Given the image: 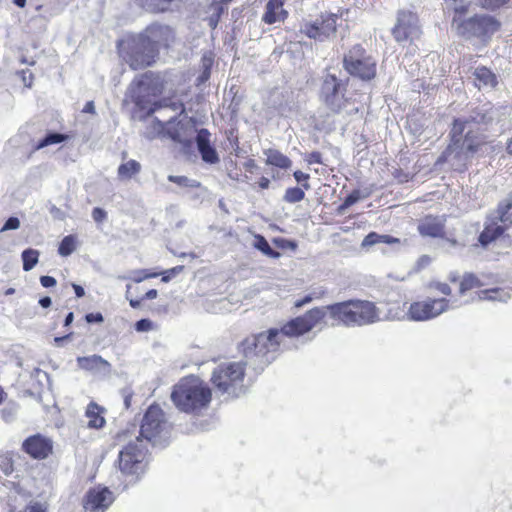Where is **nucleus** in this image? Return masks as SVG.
<instances>
[{
  "label": "nucleus",
  "instance_id": "nucleus-1",
  "mask_svg": "<svg viewBox=\"0 0 512 512\" xmlns=\"http://www.w3.org/2000/svg\"><path fill=\"white\" fill-rule=\"evenodd\" d=\"M326 317L332 320V326L338 324L362 326L380 320V313L375 304L370 301L350 300L313 308L303 315V319L296 322L302 325V329L311 330L321 323L327 324Z\"/></svg>",
  "mask_w": 512,
  "mask_h": 512
},
{
  "label": "nucleus",
  "instance_id": "nucleus-2",
  "mask_svg": "<svg viewBox=\"0 0 512 512\" xmlns=\"http://www.w3.org/2000/svg\"><path fill=\"white\" fill-rule=\"evenodd\" d=\"M303 316L292 319L280 330L270 329L257 335L247 337L241 344L243 356L255 368H263L273 361L281 346L286 347L285 338L298 337L310 330L302 329L296 321Z\"/></svg>",
  "mask_w": 512,
  "mask_h": 512
},
{
  "label": "nucleus",
  "instance_id": "nucleus-3",
  "mask_svg": "<svg viewBox=\"0 0 512 512\" xmlns=\"http://www.w3.org/2000/svg\"><path fill=\"white\" fill-rule=\"evenodd\" d=\"M171 399L180 411L198 413L209 405L211 390L199 378L191 376L174 387Z\"/></svg>",
  "mask_w": 512,
  "mask_h": 512
},
{
  "label": "nucleus",
  "instance_id": "nucleus-4",
  "mask_svg": "<svg viewBox=\"0 0 512 512\" xmlns=\"http://www.w3.org/2000/svg\"><path fill=\"white\" fill-rule=\"evenodd\" d=\"M245 365L242 362H223L214 368L211 381L218 393L225 399H233L245 394Z\"/></svg>",
  "mask_w": 512,
  "mask_h": 512
},
{
  "label": "nucleus",
  "instance_id": "nucleus-5",
  "mask_svg": "<svg viewBox=\"0 0 512 512\" xmlns=\"http://www.w3.org/2000/svg\"><path fill=\"white\" fill-rule=\"evenodd\" d=\"M469 125L470 122L461 119L454 121L451 130L452 143L443 154L446 161L457 167L464 166L466 161L482 148L470 138L471 129H467Z\"/></svg>",
  "mask_w": 512,
  "mask_h": 512
},
{
  "label": "nucleus",
  "instance_id": "nucleus-6",
  "mask_svg": "<svg viewBox=\"0 0 512 512\" xmlns=\"http://www.w3.org/2000/svg\"><path fill=\"white\" fill-rule=\"evenodd\" d=\"M171 436V425L158 405H151L142 420L140 439L153 445H165Z\"/></svg>",
  "mask_w": 512,
  "mask_h": 512
},
{
  "label": "nucleus",
  "instance_id": "nucleus-7",
  "mask_svg": "<svg viewBox=\"0 0 512 512\" xmlns=\"http://www.w3.org/2000/svg\"><path fill=\"white\" fill-rule=\"evenodd\" d=\"M146 444L140 437L129 440L120 450L118 466L122 474L137 480L146 469Z\"/></svg>",
  "mask_w": 512,
  "mask_h": 512
},
{
  "label": "nucleus",
  "instance_id": "nucleus-8",
  "mask_svg": "<svg viewBox=\"0 0 512 512\" xmlns=\"http://www.w3.org/2000/svg\"><path fill=\"white\" fill-rule=\"evenodd\" d=\"M470 300L458 302L454 299L442 298H426L421 301L413 302L407 309V318L411 321L423 322L432 320L441 314L469 303Z\"/></svg>",
  "mask_w": 512,
  "mask_h": 512
},
{
  "label": "nucleus",
  "instance_id": "nucleus-9",
  "mask_svg": "<svg viewBox=\"0 0 512 512\" xmlns=\"http://www.w3.org/2000/svg\"><path fill=\"white\" fill-rule=\"evenodd\" d=\"M345 70L362 80H370L376 75V60L367 55L360 45L353 46L343 58Z\"/></svg>",
  "mask_w": 512,
  "mask_h": 512
},
{
  "label": "nucleus",
  "instance_id": "nucleus-10",
  "mask_svg": "<svg viewBox=\"0 0 512 512\" xmlns=\"http://www.w3.org/2000/svg\"><path fill=\"white\" fill-rule=\"evenodd\" d=\"M346 85L335 74L327 72L323 76L320 100L332 113H339L346 106Z\"/></svg>",
  "mask_w": 512,
  "mask_h": 512
},
{
  "label": "nucleus",
  "instance_id": "nucleus-11",
  "mask_svg": "<svg viewBox=\"0 0 512 512\" xmlns=\"http://www.w3.org/2000/svg\"><path fill=\"white\" fill-rule=\"evenodd\" d=\"M196 132L194 122L191 119L180 120L177 123L171 118L166 123L155 118L151 130L147 132L149 138L167 134L172 140L179 143L189 142Z\"/></svg>",
  "mask_w": 512,
  "mask_h": 512
},
{
  "label": "nucleus",
  "instance_id": "nucleus-12",
  "mask_svg": "<svg viewBox=\"0 0 512 512\" xmlns=\"http://www.w3.org/2000/svg\"><path fill=\"white\" fill-rule=\"evenodd\" d=\"M501 27V23L491 15H476L457 25L458 34L465 38L489 39Z\"/></svg>",
  "mask_w": 512,
  "mask_h": 512
},
{
  "label": "nucleus",
  "instance_id": "nucleus-13",
  "mask_svg": "<svg viewBox=\"0 0 512 512\" xmlns=\"http://www.w3.org/2000/svg\"><path fill=\"white\" fill-rule=\"evenodd\" d=\"M336 20V14H321L314 20L305 21L301 26V32L314 40H328L336 33Z\"/></svg>",
  "mask_w": 512,
  "mask_h": 512
},
{
  "label": "nucleus",
  "instance_id": "nucleus-14",
  "mask_svg": "<svg viewBox=\"0 0 512 512\" xmlns=\"http://www.w3.org/2000/svg\"><path fill=\"white\" fill-rule=\"evenodd\" d=\"M419 20L416 14L410 11H399L397 22L392 30L395 40L399 43L414 40L420 36Z\"/></svg>",
  "mask_w": 512,
  "mask_h": 512
},
{
  "label": "nucleus",
  "instance_id": "nucleus-15",
  "mask_svg": "<svg viewBox=\"0 0 512 512\" xmlns=\"http://www.w3.org/2000/svg\"><path fill=\"white\" fill-rule=\"evenodd\" d=\"M173 37V30L169 26L153 24L145 30L139 39L142 41V47L154 46L158 52L160 47L168 46Z\"/></svg>",
  "mask_w": 512,
  "mask_h": 512
},
{
  "label": "nucleus",
  "instance_id": "nucleus-16",
  "mask_svg": "<svg viewBox=\"0 0 512 512\" xmlns=\"http://www.w3.org/2000/svg\"><path fill=\"white\" fill-rule=\"evenodd\" d=\"M113 501V493L107 487L97 486L87 492L84 508L87 512H104Z\"/></svg>",
  "mask_w": 512,
  "mask_h": 512
},
{
  "label": "nucleus",
  "instance_id": "nucleus-17",
  "mask_svg": "<svg viewBox=\"0 0 512 512\" xmlns=\"http://www.w3.org/2000/svg\"><path fill=\"white\" fill-rule=\"evenodd\" d=\"M157 55L156 47H142V41L139 39L129 55L128 63L132 69H142L152 65Z\"/></svg>",
  "mask_w": 512,
  "mask_h": 512
},
{
  "label": "nucleus",
  "instance_id": "nucleus-18",
  "mask_svg": "<svg viewBox=\"0 0 512 512\" xmlns=\"http://www.w3.org/2000/svg\"><path fill=\"white\" fill-rule=\"evenodd\" d=\"M24 450L33 458L44 459L52 450L50 440L40 436H32L23 443Z\"/></svg>",
  "mask_w": 512,
  "mask_h": 512
},
{
  "label": "nucleus",
  "instance_id": "nucleus-19",
  "mask_svg": "<svg viewBox=\"0 0 512 512\" xmlns=\"http://www.w3.org/2000/svg\"><path fill=\"white\" fill-rule=\"evenodd\" d=\"M78 367L95 373L107 375L111 371V364L99 355H90L77 358Z\"/></svg>",
  "mask_w": 512,
  "mask_h": 512
},
{
  "label": "nucleus",
  "instance_id": "nucleus-20",
  "mask_svg": "<svg viewBox=\"0 0 512 512\" xmlns=\"http://www.w3.org/2000/svg\"><path fill=\"white\" fill-rule=\"evenodd\" d=\"M196 143L204 162L215 164L219 161L216 150L210 144V133L207 129H200L197 132Z\"/></svg>",
  "mask_w": 512,
  "mask_h": 512
},
{
  "label": "nucleus",
  "instance_id": "nucleus-21",
  "mask_svg": "<svg viewBox=\"0 0 512 512\" xmlns=\"http://www.w3.org/2000/svg\"><path fill=\"white\" fill-rule=\"evenodd\" d=\"M444 229L442 217H425L418 225V231L422 236L441 237Z\"/></svg>",
  "mask_w": 512,
  "mask_h": 512
},
{
  "label": "nucleus",
  "instance_id": "nucleus-22",
  "mask_svg": "<svg viewBox=\"0 0 512 512\" xmlns=\"http://www.w3.org/2000/svg\"><path fill=\"white\" fill-rule=\"evenodd\" d=\"M284 0H269L266 5V11L262 20L267 24H274L276 22L284 21L288 13L283 8Z\"/></svg>",
  "mask_w": 512,
  "mask_h": 512
},
{
  "label": "nucleus",
  "instance_id": "nucleus-23",
  "mask_svg": "<svg viewBox=\"0 0 512 512\" xmlns=\"http://www.w3.org/2000/svg\"><path fill=\"white\" fill-rule=\"evenodd\" d=\"M497 217V211L495 215L490 219L491 223L486 224L485 229L479 236V242L482 246H487L492 241L496 240L504 232V227L499 225L495 220H499Z\"/></svg>",
  "mask_w": 512,
  "mask_h": 512
},
{
  "label": "nucleus",
  "instance_id": "nucleus-24",
  "mask_svg": "<svg viewBox=\"0 0 512 512\" xmlns=\"http://www.w3.org/2000/svg\"><path fill=\"white\" fill-rule=\"evenodd\" d=\"M475 85L481 88H494L497 84L496 75L486 67H478L474 73Z\"/></svg>",
  "mask_w": 512,
  "mask_h": 512
},
{
  "label": "nucleus",
  "instance_id": "nucleus-25",
  "mask_svg": "<svg viewBox=\"0 0 512 512\" xmlns=\"http://www.w3.org/2000/svg\"><path fill=\"white\" fill-rule=\"evenodd\" d=\"M477 300H488V301H498V302H507L511 298V293L509 290L504 288H492L485 289L476 292Z\"/></svg>",
  "mask_w": 512,
  "mask_h": 512
},
{
  "label": "nucleus",
  "instance_id": "nucleus-26",
  "mask_svg": "<svg viewBox=\"0 0 512 512\" xmlns=\"http://www.w3.org/2000/svg\"><path fill=\"white\" fill-rule=\"evenodd\" d=\"M141 169L142 166L138 161L130 159L119 165L117 169V176L121 181L130 180L134 176L138 175L141 172Z\"/></svg>",
  "mask_w": 512,
  "mask_h": 512
},
{
  "label": "nucleus",
  "instance_id": "nucleus-27",
  "mask_svg": "<svg viewBox=\"0 0 512 512\" xmlns=\"http://www.w3.org/2000/svg\"><path fill=\"white\" fill-rule=\"evenodd\" d=\"M264 155L266 156V164L276 166L281 169H288L292 162L291 160L275 149H267L264 151Z\"/></svg>",
  "mask_w": 512,
  "mask_h": 512
},
{
  "label": "nucleus",
  "instance_id": "nucleus-28",
  "mask_svg": "<svg viewBox=\"0 0 512 512\" xmlns=\"http://www.w3.org/2000/svg\"><path fill=\"white\" fill-rule=\"evenodd\" d=\"M86 417L88 418L87 425L90 428H101L105 423V419L100 415L99 406L94 403L88 405Z\"/></svg>",
  "mask_w": 512,
  "mask_h": 512
},
{
  "label": "nucleus",
  "instance_id": "nucleus-29",
  "mask_svg": "<svg viewBox=\"0 0 512 512\" xmlns=\"http://www.w3.org/2000/svg\"><path fill=\"white\" fill-rule=\"evenodd\" d=\"M496 218L503 224L512 225V193L498 205Z\"/></svg>",
  "mask_w": 512,
  "mask_h": 512
},
{
  "label": "nucleus",
  "instance_id": "nucleus-30",
  "mask_svg": "<svg viewBox=\"0 0 512 512\" xmlns=\"http://www.w3.org/2000/svg\"><path fill=\"white\" fill-rule=\"evenodd\" d=\"M39 255H40V253L36 249H32V248L25 249L21 254V258L23 261V270L24 271L32 270L39 261Z\"/></svg>",
  "mask_w": 512,
  "mask_h": 512
},
{
  "label": "nucleus",
  "instance_id": "nucleus-31",
  "mask_svg": "<svg viewBox=\"0 0 512 512\" xmlns=\"http://www.w3.org/2000/svg\"><path fill=\"white\" fill-rule=\"evenodd\" d=\"M254 239H255L254 243H253L254 248L261 251L264 255H266L270 258H279L280 257V253L278 251L273 250L270 247L267 240L263 236L257 234L254 236Z\"/></svg>",
  "mask_w": 512,
  "mask_h": 512
},
{
  "label": "nucleus",
  "instance_id": "nucleus-32",
  "mask_svg": "<svg viewBox=\"0 0 512 512\" xmlns=\"http://www.w3.org/2000/svg\"><path fill=\"white\" fill-rule=\"evenodd\" d=\"M149 81L150 77L147 73L133 81L131 84L132 97L138 99L141 97L142 92L148 91Z\"/></svg>",
  "mask_w": 512,
  "mask_h": 512
},
{
  "label": "nucleus",
  "instance_id": "nucleus-33",
  "mask_svg": "<svg viewBox=\"0 0 512 512\" xmlns=\"http://www.w3.org/2000/svg\"><path fill=\"white\" fill-rule=\"evenodd\" d=\"M76 246H77L76 237L74 235H68L62 239V241L59 245L58 252L61 256L67 257L75 251Z\"/></svg>",
  "mask_w": 512,
  "mask_h": 512
},
{
  "label": "nucleus",
  "instance_id": "nucleus-34",
  "mask_svg": "<svg viewBox=\"0 0 512 512\" xmlns=\"http://www.w3.org/2000/svg\"><path fill=\"white\" fill-rule=\"evenodd\" d=\"M158 272H150L147 269H139V270H133L129 273L128 276L121 277L122 279H131L132 281L136 283H140L146 279L149 278H155L158 277Z\"/></svg>",
  "mask_w": 512,
  "mask_h": 512
},
{
  "label": "nucleus",
  "instance_id": "nucleus-35",
  "mask_svg": "<svg viewBox=\"0 0 512 512\" xmlns=\"http://www.w3.org/2000/svg\"><path fill=\"white\" fill-rule=\"evenodd\" d=\"M66 139L67 136L64 134L56 132L48 133L42 140L38 142L36 149H42L53 144H58L65 141Z\"/></svg>",
  "mask_w": 512,
  "mask_h": 512
},
{
  "label": "nucleus",
  "instance_id": "nucleus-36",
  "mask_svg": "<svg viewBox=\"0 0 512 512\" xmlns=\"http://www.w3.org/2000/svg\"><path fill=\"white\" fill-rule=\"evenodd\" d=\"M478 287H480V282L474 275H465L460 283V295L464 296L466 292Z\"/></svg>",
  "mask_w": 512,
  "mask_h": 512
},
{
  "label": "nucleus",
  "instance_id": "nucleus-37",
  "mask_svg": "<svg viewBox=\"0 0 512 512\" xmlns=\"http://www.w3.org/2000/svg\"><path fill=\"white\" fill-rule=\"evenodd\" d=\"M497 113V110L493 107L490 108H482L475 117H473V120L478 123H489L494 120L495 115Z\"/></svg>",
  "mask_w": 512,
  "mask_h": 512
},
{
  "label": "nucleus",
  "instance_id": "nucleus-38",
  "mask_svg": "<svg viewBox=\"0 0 512 512\" xmlns=\"http://www.w3.org/2000/svg\"><path fill=\"white\" fill-rule=\"evenodd\" d=\"M168 180L173 182L181 187H190V188H198L200 187V182L194 179H190L186 176H175L169 175Z\"/></svg>",
  "mask_w": 512,
  "mask_h": 512
},
{
  "label": "nucleus",
  "instance_id": "nucleus-39",
  "mask_svg": "<svg viewBox=\"0 0 512 512\" xmlns=\"http://www.w3.org/2000/svg\"><path fill=\"white\" fill-rule=\"evenodd\" d=\"M304 197L305 193L301 188L293 187L286 190L283 199L288 203H297L303 200Z\"/></svg>",
  "mask_w": 512,
  "mask_h": 512
},
{
  "label": "nucleus",
  "instance_id": "nucleus-40",
  "mask_svg": "<svg viewBox=\"0 0 512 512\" xmlns=\"http://www.w3.org/2000/svg\"><path fill=\"white\" fill-rule=\"evenodd\" d=\"M509 1L510 0H477V4L487 10H494L505 5Z\"/></svg>",
  "mask_w": 512,
  "mask_h": 512
},
{
  "label": "nucleus",
  "instance_id": "nucleus-41",
  "mask_svg": "<svg viewBox=\"0 0 512 512\" xmlns=\"http://www.w3.org/2000/svg\"><path fill=\"white\" fill-rule=\"evenodd\" d=\"M380 243V234L376 232L369 233L362 241V247H369Z\"/></svg>",
  "mask_w": 512,
  "mask_h": 512
},
{
  "label": "nucleus",
  "instance_id": "nucleus-42",
  "mask_svg": "<svg viewBox=\"0 0 512 512\" xmlns=\"http://www.w3.org/2000/svg\"><path fill=\"white\" fill-rule=\"evenodd\" d=\"M429 287L446 296L451 294V288L447 283L432 282Z\"/></svg>",
  "mask_w": 512,
  "mask_h": 512
},
{
  "label": "nucleus",
  "instance_id": "nucleus-43",
  "mask_svg": "<svg viewBox=\"0 0 512 512\" xmlns=\"http://www.w3.org/2000/svg\"><path fill=\"white\" fill-rule=\"evenodd\" d=\"M135 329L138 332H148L153 329V322L149 319H141L136 322Z\"/></svg>",
  "mask_w": 512,
  "mask_h": 512
},
{
  "label": "nucleus",
  "instance_id": "nucleus-44",
  "mask_svg": "<svg viewBox=\"0 0 512 512\" xmlns=\"http://www.w3.org/2000/svg\"><path fill=\"white\" fill-rule=\"evenodd\" d=\"M20 227V221L17 217H10L7 219V221L4 223L3 227L1 228V232L8 231V230H16Z\"/></svg>",
  "mask_w": 512,
  "mask_h": 512
},
{
  "label": "nucleus",
  "instance_id": "nucleus-45",
  "mask_svg": "<svg viewBox=\"0 0 512 512\" xmlns=\"http://www.w3.org/2000/svg\"><path fill=\"white\" fill-rule=\"evenodd\" d=\"M361 198L360 192L358 190H354L351 194H349L346 199L344 200V203L342 207H349L358 202Z\"/></svg>",
  "mask_w": 512,
  "mask_h": 512
},
{
  "label": "nucleus",
  "instance_id": "nucleus-46",
  "mask_svg": "<svg viewBox=\"0 0 512 512\" xmlns=\"http://www.w3.org/2000/svg\"><path fill=\"white\" fill-rule=\"evenodd\" d=\"M294 178L297 182L303 183V187L308 190L310 189V185L307 183L309 179V175L306 173H303L302 171H296L294 172Z\"/></svg>",
  "mask_w": 512,
  "mask_h": 512
},
{
  "label": "nucleus",
  "instance_id": "nucleus-47",
  "mask_svg": "<svg viewBox=\"0 0 512 512\" xmlns=\"http://www.w3.org/2000/svg\"><path fill=\"white\" fill-rule=\"evenodd\" d=\"M26 512H47L46 505L39 503V502H31L26 507Z\"/></svg>",
  "mask_w": 512,
  "mask_h": 512
},
{
  "label": "nucleus",
  "instance_id": "nucleus-48",
  "mask_svg": "<svg viewBox=\"0 0 512 512\" xmlns=\"http://www.w3.org/2000/svg\"><path fill=\"white\" fill-rule=\"evenodd\" d=\"M106 217H107V214L102 208L96 207L93 209L92 218L94 219L95 222L100 223V222L104 221L106 219Z\"/></svg>",
  "mask_w": 512,
  "mask_h": 512
},
{
  "label": "nucleus",
  "instance_id": "nucleus-49",
  "mask_svg": "<svg viewBox=\"0 0 512 512\" xmlns=\"http://www.w3.org/2000/svg\"><path fill=\"white\" fill-rule=\"evenodd\" d=\"M380 243L388 244V245H399L400 239L390 236V235H381L380 234Z\"/></svg>",
  "mask_w": 512,
  "mask_h": 512
},
{
  "label": "nucleus",
  "instance_id": "nucleus-50",
  "mask_svg": "<svg viewBox=\"0 0 512 512\" xmlns=\"http://www.w3.org/2000/svg\"><path fill=\"white\" fill-rule=\"evenodd\" d=\"M40 283L45 288L54 287L56 285V279L51 276H41Z\"/></svg>",
  "mask_w": 512,
  "mask_h": 512
},
{
  "label": "nucleus",
  "instance_id": "nucleus-51",
  "mask_svg": "<svg viewBox=\"0 0 512 512\" xmlns=\"http://www.w3.org/2000/svg\"><path fill=\"white\" fill-rule=\"evenodd\" d=\"M21 77H22V82H23L24 86L31 87L32 81H33L32 73L28 70H23L21 72Z\"/></svg>",
  "mask_w": 512,
  "mask_h": 512
},
{
  "label": "nucleus",
  "instance_id": "nucleus-52",
  "mask_svg": "<svg viewBox=\"0 0 512 512\" xmlns=\"http://www.w3.org/2000/svg\"><path fill=\"white\" fill-rule=\"evenodd\" d=\"M86 321L88 323H93V322L101 323V322H103V316L100 313H89L86 315Z\"/></svg>",
  "mask_w": 512,
  "mask_h": 512
},
{
  "label": "nucleus",
  "instance_id": "nucleus-53",
  "mask_svg": "<svg viewBox=\"0 0 512 512\" xmlns=\"http://www.w3.org/2000/svg\"><path fill=\"white\" fill-rule=\"evenodd\" d=\"M432 259L428 255H422L417 261V267L423 269L431 263Z\"/></svg>",
  "mask_w": 512,
  "mask_h": 512
},
{
  "label": "nucleus",
  "instance_id": "nucleus-54",
  "mask_svg": "<svg viewBox=\"0 0 512 512\" xmlns=\"http://www.w3.org/2000/svg\"><path fill=\"white\" fill-rule=\"evenodd\" d=\"M307 161L309 164H313V163L321 164L322 163L321 154L319 152H312L309 154Z\"/></svg>",
  "mask_w": 512,
  "mask_h": 512
},
{
  "label": "nucleus",
  "instance_id": "nucleus-55",
  "mask_svg": "<svg viewBox=\"0 0 512 512\" xmlns=\"http://www.w3.org/2000/svg\"><path fill=\"white\" fill-rule=\"evenodd\" d=\"M51 303H52V300H51V298H50V297H48V296H45V297H43V298H41V299L39 300V304H40V305H41V307H43V308H48V307H50V306H51Z\"/></svg>",
  "mask_w": 512,
  "mask_h": 512
},
{
  "label": "nucleus",
  "instance_id": "nucleus-56",
  "mask_svg": "<svg viewBox=\"0 0 512 512\" xmlns=\"http://www.w3.org/2000/svg\"><path fill=\"white\" fill-rule=\"evenodd\" d=\"M72 287H73L77 297L80 298V297H83L85 295V291H84L83 287H81L80 285L72 284Z\"/></svg>",
  "mask_w": 512,
  "mask_h": 512
},
{
  "label": "nucleus",
  "instance_id": "nucleus-57",
  "mask_svg": "<svg viewBox=\"0 0 512 512\" xmlns=\"http://www.w3.org/2000/svg\"><path fill=\"white\" fill-rule=\"evenodd\" d=\"M83 112H85V113H94L95 112L94 103L92 101L87 102L85 104L84 108H83Z\"/></svg>",
  "mask_w": 512,
  "mask_h": 512
},
{
  "label": "nucleus",
  "instance_id": "nucleus-58",
  "mask_svg": "<svg viewBox=\"0 0 512 512\" xmlns=\"http://www.w3.org/2000/svg\"><path fill=\"white\" fill-rule=\"evenodd\" d=\"M157 296H158V292H157V290H155V289H151V290H149V291H147V292H146V294H145V297H144V298H145V299H149V300H151V299H155Z\"/></svg>",
  "mask_w": 512,
  "mask_h": 512
},
{
  "label": "nucleus",
  "instance_id": "nucleus-59",
  "mask_svg": "<svg viewBox=\"0 0 512 512\" xmlns=\"http://www.w3.org/2000/svg\"><path fill=\"white\" fill-rule=\"evenodd\" d=\"M269 184H270V180L266 177H262L259 181V186L262 189H267L269 187Z\"/></svg>",
  "mask_w": 512,
  "mask_h": 512
},
{
  "label": "nucleus",
  "instance_id": "nucleus-60",
  "mask_svg": "<svg viewBox=\"0 0 512 512\" xmlns=\"http://www.w3.org/2000/svg\"><path fill=\"white\" fill-rule=\"evenodd\" d=\"M311 300H312V297H311V296H306V297H304L302 300H300V301L296 302V304H295V305H296L297 307H302V306H304L305 304H307V303L311 302Z\"/></svg>",
  "mask_w": 512,
  "mask_h": 512
},
{
  "label": "nucleus",
  "instance_id": "nucleus-61",
  "mask_svg": "<svg viewBox=\"0 0 512 512\" xmlns=\"http://www.w3.org/2000/svg\"><path fill=\"white\" fill-rule=\"evenodd\" d=\"M73 319H74L73 313L72 312L68 313L66 318H65L64 325L65 326L70 325L73 322Z\"/></svg>",
  "mask_w": 512,
  "mask_h": 512
},
{
  "label": "nucleus",
  "instance_id": "nucleus-62",
  "mask_svg": "<svg viewBox=\"0 0 512 512\" xmlns=\"http://www.w3.org/2000/svg\"><path fill=\"white\" fill-rule=\"evenodd\" d=\"M159 275H162V281L163 282H169L171 279V273H165V272H158Z\"/></svg>",
  "mask_w": 512,
  "mask_h": 512
},
{
  "label": "nucleus",
  "instance_id": "nucleus-63",
  "mask_svg": "<svg viewBox=\"0 0 512 512\" xmlns=\"http://www.w3.org/2000/svg\"><path fill=\"white\" fill-rule=\"evenodd\" d=\"M129 303L132 308H139L141 305L140 300L129 299Z\"/></svg>",
  "mask_w": 512,
  "mask_h": 512
},
{
  "label": "nucleus",
  "instance_id": "nucleus-64",
  "mask_svg": "<svg viewBox=\"0 0 512 512\" xmlns=\"http://www.w3.org/2000/svg\"><path fill=\"white\" fill-rule=\"evenodd\" d=\"M506 150L508 154L512 155V138L508 141Z\"/></svg>",
  "mask_w": 512,
  "mask_h": 512
}]
</instances>
